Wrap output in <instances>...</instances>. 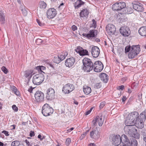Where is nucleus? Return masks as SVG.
<instances>
[{
	"instance_id": "864d4df0",
	"label": "nucleus",
	"mask_w": 146,
	"mask_h": 146,
	"mask_svg": "<svg viewBox=\"0 0 146 146\" xmlns=\"http://www.w3.org/2000/svg\"><path fill=\"white\" fill-rule=\"evenodd\" d=\"M71 29L73 31H75L77 29V27L75 25H73L71 27Z\"/></svg>"
},
{
	"instance_id": "39448f33",
	"label": "nucleus",
	"mask_w": 146,
	"mask_h": 146,
	"mask_svg": "<svg viewBox=\"0 0 146 146\" xmlns=\"http://www.w3.org/2000/svg\"><path fill=\"white\" fill-rule=\"evenodd\" d=\"M126 4L125 2L121 1L113 4L112 7V9L114 11H120L125 9Z\"/></svg>"
},
{
	"instance_id": "a878e982",
	"label": "nucleus",
	"mask_w": 146,
	"mask_h": 146,
	"mask_svg": "<svg viewBox=\"0 0 146 146\" xmlns=\"http://www.w3.org/2000/svg\"><path fill=\"white\" fill-rule=\"evenodd\" d=\"M95 31H97V30L93 29L90 30L89 31V33H88L87 35V37L90 38L91 37H96L97 35V34H96Z\"/></svg>"
},
{
	"instance_id": "4d7b16f0",
	"label": "nucleus",
	"mask_w": 146,
	"mask_h": 146,
	"mask_svg": "<svg viewBox=\"0 0 146 146\" xmlns=\"http://www.w3.org/2000/svg\"><path fill=\"white\" fill-rule=\"evenodd\" d=\"M35 135V133L34 131H31L30 133V136L31 137H32Z\"/></svg>"
},
{
	"instance_id": "338daca9",
	"label": "nucleus",
	"mask_w": 146,
	"mask_h": 146,
	"mask_svg": "<svg viewBox=\"0 0 146 146\" xmlns=\"http://www.w3.org/2000/svg\"><path fill=\"white\" fill-rule=\"evenodd\" d=\"M91 112L90 111H89V110L88 111H87L85 113V115H88L89 114H90V113Z\"/></svg>"
},
{
	"instance_id": "09e8293b",
	"label": "nucleus",
	"mask_w": 146,
	"mask_h": 146,
	"mask_svg": "<svg viewBox=\"0 0 146 146\" xmlns=\"http://www.w3.org/2000/svg\"><path fill=\"white\" fill-rule=\"evenodd\" d=\"M2 70L5 74H7V70L4 66L2 67Z\"/></svg>"
},
{
	"instance_id": "20e7f679",
	"label": "nucleus",
	"mask_w": 146,
	"mask_h": 146,
	"mask_svg": "<svg viewBox=\"0 0 146 146\" xmlns=\"http://www.w3.org/2000/svg\"><path fill=\"white\" fill-rule=\"evenodd\" d=\"M44 79V75L42 73H39L33 76V82L35 85H39L43 81Z\"/></svg>"
},
{
	"instance_id": "473e14b6",
	"label": "nucleus",
	"mask_w": 146,
	"mask_h": 146,
	"mask_svg": "<svg viewBox=\"0 0 146 146\" xmlns=\"http://www.w3.org/2000/svg\"><path fill=\"white\" fill-rule=\"evenodd\" d=\"M83 90L84 94L87 95L90 94L92 91L91 88L87 86H84Z\"/></svg>"
},
{
	"instance_id": "3c124183",
	"label": "nucleus",
	"mask_w": 146,
	"mask_h": 146,
	"mask_svg": "<svg viewBox=\"0 0 146 146\" xmlns=\"http://www.w3.org/2000/svg\"><path fill=\"white\" fill-rule=\"evenodd\" d=\"M2 133H4L5 136H9V132L8 131L3 130L2 132Z\"/></svg>"
},
{
	"instance_id": "2eb2a0df",
	"label": "nucleus",
	"mask_w": 146,
	"mask_h": 146,
	"mask_svg": "<svg viewBox=\"0 0 146 146\" xmlns=\"http://www.w3.org/2000/svg\"><path fill=\"white\" fill-rule=\"evenodd\" d=\"M145 120H143L142 118L140 117L135 121L134 125L138 128L142 129L144 127V121Z\"/></svg>"
},
{
	"instance_id": "bb28decb",
	"label": "nucleus",
	"mask_w": 146,
	"mask_h": 146,
	"mask_svg": "<svg viewBox=\"0 0 146 146\" xmlns=\"http://www.w3.org/2000/svg\"><path fill=\"white\" fill-rule=\"evenodd\" d=\"M33 71L32 70H28L25 72L24 76L26 78H30L34 74Z\"/></svg>"
},
{
	"instance_id": "680f3d73",
	"label": "nucleus",
	"mask_w": 146,
	"mask_h": 146,
	"mask_svg": "<svg viewBox=\"0 0 146 146\" xmlns=\"http://www.w3.org/2000/svg\"><path fill=\"white\" fill-rule=\"evenodd\" d=\"M124 86L123 85H121L119 86V89L123 90L124 89Z\"/></svg>"
},
{
	"instance_id": "603ef678",
	"label": "nucleus",
	"mask_w": 146,
	"mask_h": 146,
	"mask_svg": "<svg viewBox=\"0 0 146 146\" xmlns=\"http://www.w3.org/2000/svg\"><path fill=\"white\" fill-rule=\"evenodd\" d=\"M105 104V102H102L100 103V108H102L104 107V106Z\"/></svg>"
},
{
	"instance_id": "c85d7f7f",
	"label": "nucleus",
	"mask_w": 146,
	"mask_h": 146,
	"mask_svg": "<svg viewBox=\"0 0 146 146\" xmlns=\"http://www.w3.org/2000/svg\"><path fill=\"white\" fill-rule=\"evenodd\" d=\"M89 12L88 10L85 9H82L80 13V17H87L88 14Z\"/></svg>"
},
{
	"instance_id": "a211bd4d",
	"label": "nucleus",
	"mask_w": 146,
	"mask_h": 146,
	"mask_svg": "<svg viewBox=\"0 0 146 146\" xmlns=\"http://www.w3.org/2000/svg\"><path fill=\"white\" fill-rule=\"evenodd\" d=\"M92 54L94 58L97 57L99 55L100 50L97 46L93 47L92 48Z\"/></svg>"
},
{
	"instance_id": "37998d69",
	"label": "nucleus",
	"mask_w": 146,
	"mask_h": 146,
	"mask_svg": "<svg viewBox=\"0 0 146 146\" xmlns=\"http://www.w3.org/2000/svg\"><path fill=\"white\" fill-rule=\"evenodd\" d=\"M92 27H93L95 29L96 27V22L94 19L92 20Z\"/></svg>"
},
{
	"instance_id": "9b49d317",
	"label": "nucleus",
	"mask_w": 146,
	"mask_h": 146,
	"mask_svg": "<svg viewBox=\"0 0 146 146\" xmlns=\"http://www.w3.org/2000/svg\"><path fill=\"white\" fill-rule=\"evenodd\" d=\"M46 14L48 18H52L56 15V10L54 8H50L47 10Z\"/></svg>"
},
{
	"instance_id": "8fccbe9b",
	"label": "nucleus",
	"mask_w": 146,
	"mask_h": 146,
	"mask_svg": "<svg viewBox=\"0 0 146 146\" xmlns=\"http://www.w3.org/2000/svg\"><path fill=\"white\" fill-rule=\"evenodd\" d=\"M37 22L39 25L40 26H42L44 25V23H41L39 20L38 19H36Z\"/></svg>"
},
{
	"instance_id": "774afa93",
	"label": "nucleus",
	"mask_w": 146,
	"mask_h": 146,
	"mask_svg": "<svg viewBox=\"0 0 146 146\" xmlns=\"http://www.w3.org/2000/svg\"><path fill=\"white\" fill-rule=\"evenodd\" d=\"M90 146H96L95 144L94 143H90L89 145Z\"/></svg>"
},
{
	"instance_id": "b1692460",
	"label": "nucleus",
	"mask_w": 146,
	"mask_h": 146,
	"mask_svg": "<svg viewBox=\"0 0 146 146\" xmlns=\"http://www.w3.org/2000/svg\"><path fill=\"white\" fill-rule=\"evenodd\" d=\"M63 57L64 56H61L60 55L55 56L53 59L54 62L57 64L59 63L64 59V57Z\"/></svg>"
},
{
	"instance_id": "58836bf2",
	"label": "nucleus",
	"mask_w": 146,
	"mask_h": 146,
	"mask_svg": "<svg viewBox=\"0 0 146 146\" xmlns=\"http://www.w3.org/2000/svg\"><path fill=\"white\" fill-rule=\"evenodd\" d=\"M35 42L36 44L37 45H39L41 44H44L45 43L44 40H42L41 39L38 38L36 40Z\"/></svg>"
},
{
	"instance_id": "9d476101",
	"label": "nucleus",
	"mask_w": 146,
	"mask_h": 146,
	"mask_svg": "<svg viewBox=\"0 0 146 146\" xmlns=\"http://www.w3.org/2000/svg\"><path fill=\"white\" fill-rule=\"evenodd\" d=\"M121 34L124 36H129L131 31L128 27H121L119 30Z\"/></svg>"
},
{
	"instance_id": "2f4dec72",
	"label": "nucleus",
	"mask_w": 146,
	"mask_h": 146,
	"mask_svg": "<svg viewBox=\"0 0 146 146\" xmlns=\"http://www.w3.org/2000/svg\"><path fill=\"white\" fill-rule=\"evenodd\" d=\"M96 119L97 122L98 123L99 125L100 126H102L103 124L104 121V120L102 119V117H100L99 116H97Z\"/></svg>"
},
{
	"instance_id": "49530a36",
	"label": "nucleus",
	"mask_w": 146,
	"mask_h": 146,
	"mask_svg": "<svg viewBox=\"0 0 146 146\" xmlns=\"http://www.w3.org/2000/svg\"><path fill=\"white\" fill-rule=\"evenodd\" d=\"M13 109L15 111H17L18 110V108L15 105H13L12 106Z\"/></svg>"
},
{
	"instance_id": "6ab92c4d",
	"label": "nucleus",
	"mask_w": 146,
	"mask_h": 146,
	"mask_svg": "<svg viewBox=\"0 0 146 146\" xmlns=\"http://www.w3.org/2000/svg\"><path fill=\"white\" fill-rule=\"evenodd\" d=\"M121 143V142L123 145H130V142L127 138V136L125 135H122L121 137H120Z\"/></svg>"
},
{
	"instance_id": "f03ea898",
	"label": "nucleus",
	"mask_w": 146,
	"mask_h": 146,
	"mask_svg": "<svg viewBox=\"0 0 146 146\" xmlns=\"http://www.w3.org/2000/svg\"><path fill=\"white\" fill-rule=\"evenodd\" d=\"M140 51V48L139 45H133L131 46L130 52L128 55L129 58L132 59L135 58L139 54Z\"/></svg>"
},
{
	"instance_id": "4c0bfd02",
	"label": "nucleus",
	"mask_w": 146,
	"mask_h": 146,
	"mask_svg": "<svg viewBox=\"0 0 146 146\" xmlns=\"http://www.w3.org/2000/svg\"><path fill=\"white\" fill-rule=\"evenodd\" d=\"M140 118H143V120H145L146 117V109L142 112L140 114L139 116Z\"/></svg>"
},
{
	"instance_id": "6e6552de",
	"label": "nucleus",
	"mask_w": 146,
	"mask_h": 146,
	"mask_svg": "<svg viewBox=\"0 0 146 146\" xmlns=\"http://www.w3.org/2000/svg\"><path fill=\"white\" fill-rule=\"evenodd\" d=\"M46 98L48 100H51L55 97V91L52 88H49L46 91Z\"/></svg>"
},
{
	"instance_id": "f8f14e48",
	"label": "nucleus",
	"mask_w": 146,
	"mask_h": 146,
	"mask_svg": "<svg viewBox=\"0 0 146 146\" xmlns=\"http://www.w3.org/2000/svg\"><path fill=\"white\" fill-rule=\"evenodd\" d=\"M90 135L92 139H98L100 137V133L97 128H96V129H94L90 132Z\"/></svg>"
},
{
	"instance_id": "de8ad7c7",
	"label": "nucleus",
	"mask_w": 146,
	"mask_h": 146,
	"mask_svg": "<svg viewBox=\"0 0 146 146\" xmlns=\"http://www.w3.org/2000/svg\"><path fill=\"white\" fill-rule=\"evenodd\" d=\"M101 86V84L100 83H96L95 85V87L97 88H99Z\"/></svg>"
},
{
	"instance_id": "dca6fc26",
	"label": "nucleus",
	"mask_w": 146,
	"mask_h": 146,
	"mask_svg": "<svg viewBox=\"0 0 146 146\" xmlns=\"http://www.w3.org/2000/svg\"><path fill=\"white\" fill-rule=\"evenodd\" d=\"M75 51L79 54L80 56L88 55V51L86 49H84L80 46H78L75 50Z\"/></svg>"
},
{
	"instance_id": "4468645a",
	"label": "nucleus",
	"mask_w": 146,
	"mask_h": 146,
	"mask_svg": "<svg viewBox=\"0 0 146 146\" xmlns=\"http://www.w3.org/2000/svg\"><path fill=\"white\" fill-rule=\"evenodd\" d=\"M120 136L119 135H114L112 138L113 144L117 146L121 143Z\"/></svg>"
},
{
	"instance_id": "e2e57ef3",
	"label": "nucleus",
	"mask_w": 146,
	"mask_h": 146,
	"mask_svg": "<svg viewBox=\"0 0 146 146\" xmlns=\"http://www.w3.org/2000/svg\"><path fill=\"white\" fill-rule=\"evenodd\" d=\"M85 136V135H84L83 134H82L80 138V140L82 139Z\"/></svg>"
},
{
	"instance_id": "5701e85b",
	"label": "nucleus",
	"mask_w": 146,
	"mask_h": 146,
	"mask_svg": "<svg viewBox=\"0 0 146 146\" xmlns=\"http://www.w3.org/2000/svg\"><path fill=\"white\" fill-rule=\"evenodd\" d=\"M139 114L137 112L134 111L129 114L128 115L129 117L133 120L135 121L137 120L139 117Z\"/></svg>"
},
{
	"instance_id": "6e6d98bb",
	"label": "nucleus",
	"mask_w": 146,
	"mask_h": 146,
	"mask_svg": "<svg viewBox=\"0 0 146 146\" xmlns=\"http://www.w3.org/2000/svg\"><path fill=\"white\" fill-rule=\"evenodd\" d=\"M11 88L12 90L14 92H15V91H16L17 90V88L13 86H11Z\"/></svg>"
},
{
	"instance_id": "ddd939ff",
	"label": "nucleus",
	"mask_w": 146,
	"mask_h": 146,
	"mask_svg": "<svg viewBox=\"0 0 146 146\" xmlns=\"http://www.w3.org/2000/svg\"><path fill=\"white\" fill-rule=\"evenodd\" d=\"M124 130L126 134L130 136L133 131H136V129H135L132 126L126 125V126L124 127Z\"/></svg>"
},
{
	"instance_id": "c9c22d12",
	"label": "nucleus",
	"mask_w": 146,
	"mask_h": 146,
	"mask_svg": "<svg viewBox=\"0 0 146 146\" xmlns=\"http://www.w3.org/2000/svg\"><path fill=\"white\" fill-rule=\"evenodd\" d=\"M36 70H37L39 72H43L44 73L42 70H45L46 68L43 66H39L36 67Z\"/></svg>"
},
{
	"instance_id": "bf43d9fd",
	"label": "nucleus",
	"mask_w": 146,
	"mask_h": 146,
	"mask_svg": "<svg viewBox=\"0 0 146 146\" xmlns=\"http://www.w3.org/2000/svg\"><path fill=\"white\" fill-rule=\"evenodd\" d=\"M25 142L27 144V146H31L29 142L27 139L25 140Z\"/></svg>"
},
{
	"instance_id": "a19ab883",
	"label": "nucleus",
	"mask_w": 146,
	"mask_h": 146,
	"mask_svg": "<svg viewBox=\"0 0 146 146\" xmlns=\"http://www.w3.org/2000/svg\"><path fill=\"white\" fill-rule=\"evenodd\" d=\"M21 10L22 12L23 15L25 16H27V12L25 8L24 7V8L22 7Z\"/></svg>"
},
{
	"instance_id": "7ed1b4c3",
	"label": "nucleus",
	"mask_w": 146,
	"mask_h": 146,
	"mask_svg": "<svg viewBox=\"0 0 146 146\" xmlns=\"http://www.w3.org/2000/svg\"><path fill=\"white\" fill-rule=\"evenodd\" d=\"M53 112V108L51 107L48 104H46L42 107V112L43 115L47 116L51 115Z\"/></svg>"
},
{
	"instance_id": "052dcab7",
	"label": "nucleus",
	"mask_w": 146,
	"mask_h": 146,
	"mask_svg": "<svg viewBox=\"0 0 146 146\" xmlns=\"http://www.w3.org/2000/svg\"><path fill=\"white\" fill-rule=\"evenodd\" d=\"M126 98L125 96H123L122 99V102H124L126 100Z\"/></svg>"
},
{
	"instance_id": "423d86ee",
	"label": "nucleus",
	"mask_w": 146,
	"mask_h": 146,
	"mask_svg": "<svg viewBox=\"0 0 146 146\" xmlns=\"http://www.w3.org/2000/svg\"><path fill=\"white\" fill-rule=\"evenodd\" d=\"M104 66L102 63L99 61H96L93 64L94 71L97 72H101L103 69Z\"/></svg>"
},
{
	"instance_id": "5fc2aeb1",
	"label": "nucleus",
	"mask_w": 146,
	"mask_h": 146,
	"mask_svg": "<svg viewBox=\"0 0 146 146\" xmlns=\"http://www.w3.org/2000/svg\"><path fill=\"white\" fill-rule=\"evenodd\" d=\"M14 93L16 95L18 96H19L20 95V93L19 91H18V90H17L16 91H15V92H14Z\"/></svg>"
},
{
	"instance_id": "c756f323",
	"label": "nucleus",
	"mask_w": 146,
	"mask_h": 146,
	"mask_svg": "<svg viewBox=\"0 0 146 146\" xmlns=\"http://www.w3.org/2000/svg\"><path fill=\"white\" fill-rule=\"evenodd\" d=\"M5 15L3 12L0 11V22L1 24H4L5 22Z\"/></svg>"
},
{
	"instance_id": "72a5a7b5",
	"label": "nucleus",
	"mask_w": 146,
	"mask_h": 146,
	"mask_svg": "<svg viewBox=\"0 0 146 146\" xmlns=\"http://www.w3.org/2000/svg\"><path fill=\"white\" fill-rule=\"evenodd\" d=\"M130 136H131L133 138L135 139H139L140 137L139 134L137 132L136 130H135L133 131Z\"/></svg>"
},
{
	"instance_id": "7c9ffc66",
	"label": "nucleus",
	"mask_w": 146,
	"mask_h": 146,
	"mask_svg": "<svg viewBox=\"0 0 146 146\" xmlns=\"http://www.w3.org/2000/svg\"><path fill=\"white\" fill-rule=\"evenodd\" d=\"M84 4V2L81 0H77L76 2L74 3V5L76 9H78L81 6Z\"/></svg>"
},
{
	"instance_id": "f3484780",
	"label": "nucleus",
	"mask_w": 146,
	"mask_h": 146,
	"mask_svg": "<svg viewBox=\"0 0 146 146\" xmlns=\"http://www.w3.org/2000/svg\"><path fill=\"white\" fill-rule=\"evenodd\" d=\"M75 62V59L73 57H70L66 60L65 64L66 66L70 67L73 66Z\"/></svg>"
},
{
	"instance_id": "f704fd0d",
	"label": "nucleus",
	"mask_w": 146,
	"mask_h": 146,
	"mask_svg": "<svg viewBox=\"0 0 146 146\" xmlns=\"http://www.w3.org/2000/svg\"><path fill=\"white\" fill-rule=\"evenodd\" d=\"M39 5L40 8L42 9H45L47 6L46 3L44 1H40Z\"/></svg>"
},
{
	"instance_id": "f257e3e1",
	"label": "nucleus",
	"mask_w": 146,
	"mask_h": 146,
	"mask_svg": "<svg viewBox=\"0 0 146 146\" xmlns=\"http://www.w3.org/2000/svg\"><path fill=\"white\" fill-rule=\"evenodd\" d=\"M83 66L82 70L84 72H89L93 68V64L91 60L87 58H85L82 60Z\"/></svg>"
},
{
	"instance_id": "c03bdc74",
	"label": "nucleus",
	"mask_w": 146,
	"mask_h": 146,
	"mask_svg": "<svg viewBox=\"0 0 146 146\" xmlns=\"http://www.w3.org/2000/svg\"><path fill=\"white\" fill-rule=\"evenodd\" d=\"M71 141L70 138H68L66 139V145L68 146L71 143Z\"/></svg>"
},
{
	"instance_id": "e433bc0d",
	"label": "nucleus",
	"mask_w": 146,
	"mask_h": 146,
	"mask_svg": "<svg viewBox=\"0 0 146 146\" xmlns=\"http://www.w3.org/2000/svg\"><path fill=\"white\" fill-rule=\"evenodd\" d=\"M137 140L135 139L132 138L131 140L130 145L131 146H137Z\"/></svg>"
},
{
	"instance_id": "aec40b11",
	"label": "nucleus",
	"mask_w": 146,
	"mask_h": 146,
	"mask_svg": "<svg viewBox=\"0 0 146 146\" xmlns=\"http://www.w3.org/2000/svg\"><path fill=\"white\" fill-rule=\"evenodd\" d=\"M106 29L108 32L110 33L113 34H114L116 30L115 26L112 24H109L107 25Z\"/></svg>"
},
{
	"instance_id": "13d9d810",
	"label": "nucleus",
	"mask_w": 146,
	"mask_h": 146,
	"mask_svg": "<svg viewBox=\"0 0 146 146\" xmlns=\"http://www.w3.org/2000/svg\"><path fill=\"white\" fill-rule=\"evenodd\" d=\"M67 55L68 53L67 52H66L64 53V54H63V53H62L61 54H60V55L61 56H64V57H64V59L65 58V57L67 56Z\"/></svg>"
},
{
	"instance_id": "79ce46f5",
	"label": "nucleus",
	"mask_w": 146,
	"mask_h": 146,
	"mask_svg": "<svg viewBox=\"0 0 146 146\" xmlns=\"http://www.w3.org/2000/svg\"><path fill=\"white\" fill-rule=\"evenodd\" d=\"M97 121L96 119V118L94 119L92 122V126L94 127L96 126L97 125Z\"/></svg>"
},
{
	"instance_id": "69168bd1",
	"label": "nucleus",
	"mask_w": 146,
	"mask_h": 146,
	"mask_svg": "<svg viewBox=\"0 0 146 146\" xmlns=\"http://www.w3.org/2000/svg\"><path fill=\"white\" fill-rule=\"evenodd\" d=\"M74 129V128L73 127H72L68 129L67 130V131L68 132H70L72 130H73Z\"/></svg>"
},
{
	"instance_id": "a18cd8bd",
	"label": "nucleus",
	"mask_w": 146,
	"mask_h": 146,
	"mask_svg": "<svg viewBox=\"0 0 146 146\" xmlns=\"http://www.w3.org/2000/svg\"><path fill=\"white\" fill-rule=\"evenodd\" d=\"M131 46H126L125 48V53L129 52V51H130L131 50Z\"/></svg>"
},
{
	"instance_id": "ea45409f",
	"label": "nucleus",
	"mask_w": 146,
	"mask_h": 146,
	"mask_svg": "<svg viewBox=\"0 0 146 146\" xmlns=\"http://www.w3.org/2000/svg\"><path fill=\"white\" fill-rule=\"evenodd\" d=\"M20 142L18 141H13L11 143V146H18Z\"/></svg>"
},
{
	"instance_id": "412c9836",
	"label": "nucleus",
	"mask_w": 146,
	"mask_h": 146,
	"mask_svg": "<svg viewBox=\"0 0 146 146\" xmlns=\"http://www.w3.org/2000/svg\"><path fill=\"white\" fill-rule=\"evenodd\" d=\"M133 8L137 11L142 12L144 10L143 5L140 3L139 4L134 3L133 4Z\"/></svg>"
},
{
	"instance_id": "0eeeda50",
	"label": "nucleus",
	"mask_w": 146,
	"mask_h": 146,
	"mask_svg": "<svg viewBox=\"0 0 146 146\" xmlns=\"http://www.w3.org/2000/svg\"><path fill=\"white\" fill-rule=\"evenodd\" d=\"M35 97L36 101L38 103L42 102L44 100V94L41 91H37L35 94Z\"/></svg>"
},
{
	"instance_id": "0e129e2a",
	"label": "nucleus",
	"mask_w": 146,
	"mask_h": 146,
	"mask_svg": "<svg viewBox=\"0 0 146 146\" xmlns=\"http://www.w3.org/2000/svg\"><path fill=\"white\" fill-rule=\"evenodd\" d=\"M41 137L42 136L40 134L38 135V137L40 140H42L43 139V138H42Z\"/></svg>"
},
{
	"instance_id": "cd10ccee",
	"label": "nucleus",
	"mask_w": 146,
	"mask_h": 146,
	"mask_svg": "<svg viewBox=\"0 0 146 146\" xmlns=\"http://www.w3.org/2000/svg\"><path fill=\"white\" fill-rule=\"evenodd\" d=\"M139 34L142 36L146 37V27L143 26L141 27L138 30Z\"/></svg>"
},
{
	"instance_id": "1a4fd4ad",
	"label": "nucleus",
	"mask_w": 146,
	"mask_h": 146,
	"mask_svg": "<svg viewBox=\"0 0 146 146\" xmlns=\"http://www.w3.org/2000/svg\"><path fill=\"white\" fill-rule=\"evenodd\" d=\"M74 89V87L72 84H68L64 86L63 88L62 91L65 94L70 93Z\"/></svg>"
},
{
	"instance_id": "393cba45",
	"label": "nucleus",
	"mask_w": 146,
	"mask_h": 146,
	"mask_svg": "<svg viewBox=\"0 0 146 146\" xmlns=\"http://www.w3.org/2000/svg\"><path fill=\"white\" fill-rule=\"evenodd\" d=\"M101 79L105 83H106L108 80L109 76L107 74L102 73L100 75Z\"/></svg>"
},
{
	"instance_id": "4be33fe9",
	"label": "nucleus",
	"mask_w": 146,
	"mask_h": 146,
	"mask_svg": "<svg viewBox=\"0 0 146 146\" xmlns=\"http://www.w3.org/2000/svg\"><path fill=\"white\" fill-rule=\"evenodd\" d=\"M135 121L133 120L127 116L125 121V125L133 126V125H135Z\"/></svg>"
}]
</instances>
